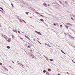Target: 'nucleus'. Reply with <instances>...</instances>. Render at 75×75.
<instances>
[{"label":"nucleus","mask_w":75,"mask_h":75,"mask_svg":"<svg viewBox=\"0 0 75 75\" xmlns=\"http://www.w3.org/2000/svg\"><path fill=\"white\" fill-rule=\"evenodd\" d=\"M11 38H8V39L7 40L8 42H10V41H11Z\"/></svg>","instance_id":"obj_1"},{"label":"nucleus","mask_w":75,"mask_h":75,"mask_svg":"<svg viewBox=\"0 0 75 75\" xmlns=\"http://www.w3.org/2000/svg\"><path fill=\"white\" fill-rule=\"evenodd\" d=\"M35 32H36L37 34H40V35H41V33L39 32H38L37 31H35Z\"/></svg>","instance_id":"obj_2"},{"label":"nucleus","mask_w":75,"mask_h":75,"mask_svg":"<svg viewBox=\"0 0 75 75\" xmlns=\"http://www.w3.org/2000/svg\"><path fill=\"white\" fill-rule=\"evenodd\" d=\"M43 5H44V6H45V7H47V4H46V3H43Z\"/></svg>","instance_id":"obj_3"},{"label":"nucleus","mask_w":75,"mask_h":75,"mask_svg":"<svg viewBox=\"0 0 75 75\" xmlns=\"http://www.w3.org/2000/svg\"><path fill=\"white\" fill-rule=\"evenodd\" d=\"M46 74L47 75H51V74H50V73H48V72L46 71Z\"/></svg>","instance_id":"obj_4"},{"label":"nucleus","mask_w":75,"mask_h":75,"mask_svg":"<svg viewBox=\"0 0 75 75\" xmlns=\"http://www.w3.org/2000/svg\"><path fill=\"white\" fill-rule=\"evenodd\" d=\"M67 25H71V24L69 23H67Z\"/></svg>","instance_id":"obj_5"},{"label":"nucleus","mask_w":75,"mask_h":75,"mask_svg":"<svg viewBox=\"0 0 75 75\" xmlns=\"http://www.w3.org/2000/svg\"><path fill=\"white\" fill-rule=\"evenodd\" d=\"M12 37L14 39L16 38V37H15V36L14 35H13L12 36Z\"/></svg>","instance_id":"obj_6"},{"label":"nucleus","mask_w":75,"mask_h":75,"mask_svg":"<svg viewBox=\"0 0 75 75\" xmlns=\"http://www.w3.org/2000/svg\"><path fill=\"white\" fill-rule=\"evenodd\" d=\"M4 38L6 40H7V37L6 36H5Z\"/></svg>","instance_id":"obj_7"},{"label":"nucleus","mask_w":75,"mask_h":75,"mask_svg":"<svg viewBox=\"0 0 75 75\" xmlns=\"http://www.w3.org/2000/svg\"><path fill=\"white\" fill-rule=\"evenodd\" d=\"M65 26H66V28H67V30H68V27H69V26H68L67 25H65Z\"/></svg>","instance_id":"obj_8"},{"label":"nucleus","mask_w":75,"mask_h":75,"mask_svg":"<svg viewBox=\"0 0 75 75\" xmlns=\"http://www.w3.org/2000/svg\"><path fill=\"white\" fill-rule=\"evenodd\" d=\"M48 71L49 72H50V71H51V69H48Z\"/></svg>","instance_id":"obj_9"},{"label":"nucleus","mask_w":75,"mask_h":75,"mask_svg":"<svg viewBox=\"0 0 75 75\" xmlns=\"http://www.w3.org/2000/svg\"><path fill=\"white\" fill-rule=\"evenodd\" d=\"M40 20L41 21H44V20L42 19H40Z\"/></svg>","instance_id":"obj_10"},{"label":"nucleus","mask_w":75,"mask_h":75,"mask_svg":"<svg viewBox=\"0 0 75 75\" xmlns=\"http://www.w3.org/2000/svg\"><path fill=\"white\" fill-rule=\"evenodd\" d=\"M71 20H72L74 21H75V20L73 18H71Z\"/></svg>","instance_id":"obj_11"},{"label":"nucleus","mask_w":75,"mask_h":75,"mask_svg":"<svg viewBox=\"0 0 75 75\" xmlns=\"http://www.w3.org/2000/svg\"><path fill=\"white\" fill-rule=\"evenodd\" d=\"M50 61H53V59H50Z\"/></svg>","instance_id":"obj_12"},{"label":"nucleus","mask_w":75,"mask_h":75,"mask_svg":"<svg viewBox=\"0 0 75 75\" xmlns=\"http://www.w3.org/2000/svg\"><path fill=\"white\" fill-rule=\"evenodd\" d=\"M31 57H32V58H34V55H31Z\"/></svg>","instance_id":"obj_13"},{"label":"nucleus","mask_w":75,"mask_h":75,"mask_svg":"<svg viewBox=\"0 0 75 75\" xmlns=\"http://www.w3.org/2000/svg\"><path fill=\"white\" fill-rule=\"evenodd\" d=\"M10 48V47L9 46H7V48H8V49H9Z\"/></svg>","instance_id":"obj_14"},{"label":"nucleus","mask_w":75,"mask_h":75,"mask_svg":"<svg viewBox=\"0 0 75 75\" xmlns=\"http://www.w3.org/2000/svg\"><path fill=\"white\" fill-rule=\"evenodd\" d=\"M46 72V71L45 70H44L43 71L44 73H45V72Z\"/></svg>","instance_id":"obj_15"},{"label":"nucleus","mask_w":75,"mask_h":75,"mask_svg":"<svg viewBox=\"0 0 75 75\" xmlns=\"http://www.w3.org/2000/svg\"><path fill=\"white\" fill-rule=\"evenodd\" d=\"M26 14H27V15H28V12H26L25 13Z\"/></svg>","instance_id":"obj_16"},{"label":"nucleus","mask_w":75,"mask_h":75,"mask_svg":"<svg viewBox=\"0 0 75 75\" xmlns=\"http://www.w3.org/2000/svg\"><path fill=\"white\" fill-rule=\"evenodd\" d=\"M0 8L1 9V10H3V8H2L1 7H0Z\"/></svg>","instance_id":"obj_17"},{"label":"nucleus","mask_w":75,"mask_h":75,"mask_svg":"<svg viewBox=\"0 0 75 75\" xmlns=\"http://www.w3.org/2000/svg\"><path fill=\"white\" fill-rule=\"evenodd\" d=\"M47 47H51V46L50 45H49V44H47Z\"/></svg>","instance_id":"obj_18"},{"label":"nucleus","mask_w":75,"mask_h":75,"mask_svg":"<svg viewBox=\"0 0 75 75\" xmlns=\"http://www.w3.org/2000/svg\"><path fill=\"white\" fill-rule=\"evenodd\" d=\"M25 37H26V38H28V36H27L25 35Z\"/></svg>","instance_id":"obj_19"},{"label":"nucleus","mask_w":75,"mask_h":75,"mask_svg":"<svg viewBox=\"0 0 75 75\" xmlns=\"http://www.w3.org/2000/svg\"><path fill=\"white\" fill-rule=\"evenodd\" d=\"M37 41H38V42H39V43H40V44H41V43H40V41H39L37 40Z\"/></svg>","instance_id":"obj_20"},{"label":"nucleus","mask_w":75,"mask_h":75,"mask_svg":"<svg viewBox=\"0 0 75 75\" xmlns=\"http://www.w3.org/2000/svg\"><path fill=\"white\" fill-rule=\"evenodd\" d=\"M40 16H42V17H44V16H42V15H40Z\"/></svg>","instance_id":"obj_21"},{"label":"nucleus","mask_w":75,"mask_h":75,"mask_svg":"<svg viewBox=\"0 0 75 75\" xmlns=\"http://www.w3.org/2000/svg\"><path fill=\"white\" fill-rule=\"evenodd\" d=\"M30 47H31V46H28V48H30Z\"/></svg>","instance_id":"obj_22"},{"label":"nucleus","mask_w":75,"mask_h":75,"mask_svg":"<svg viewBox=\"0 0 75 75\" xmlns=\"http://www.w3.org/2000/svg\"><path fill=\"white\" fill-rule=\"evenodd\" d=\"M53 25H55V26H56V24H55V23H54V24H53Z\"/></svg>","instance_id":"obj_23"},{"label":"nucleus","mask_w":75,"mask_h":75,"mask_svg":"<svg viewBox=\"0 0 75 75\" xmlns=\"http://www.w3.org/2000/svg\"><path fill=\"white\" fill-rule=\"evenodd\" d=\"M11 5L12 6V7H14V6H13V4H11Z\"/></svg>","instance_id":"obj_24"},{"label":"nucleus","mask_w":75,"mask_h":75,"mask_svg":"<svg viewBox=\"0 0 75 75\" xmlns=\"http://www.w3.org/2000/svg\"><path fill=\"white\" fill-rule=\"evenodd\" d=\"M48 6L49 7H50V4H48Z\"/></svg>","instance_id":"obj_25"},{"label":"nucleus","mask_w":75,"mask_h":75,"mask_svg":"<svg viewBox=\"0 0 75 75\" xmlns=\"http://www.w3.org/2000/svg\"><path fill=\"white\" fill-rule=\"evenodd\" d=\"M18 33H19L20 34V31H18Z\"/></svg>","instance_id":"obj_26"},{"label":"nucleus","mask_w":75,"mask_h":75,"mask_svg":"<svg viewBox=\"0 0 75 75\" xmlns=\"http://www.w3.org/2000/svg\"><path fill=\"white\" fill-rule=\"evenodd\" d=\"M20 39H21V40H23V39L22 38H20Z\"/></svg>","instance_id":"obj_27"},{"label":"nucleus","mask_w":75,"mask_h":75,"mask_svg":"<svg viewBox=\"0 0 75 75\" xmlns=\"http://www.w3.org/2000/svg\"><path fill=\"white\" fill-rule=\"evenodd\" d=\"M61 51H62V53H64V52H63V51H62V50H61Z\"/></svg>","instance_id":"obj_28"},{"label":"nucleus","mask_w":75,"mask_h":75,"mask_svg":"<svg viewBox=\"0 0 75 75\" xmlns=\"http://www.w3.org/2000/svg\"><path fill=\"white\" fill-rule=\"evenodd\" d=\"M23 21H24V23H26V22H25V21H24V20H23Z\"/></svg>","instance_id":"obj_29"},{"label":"nucleus","mask_w":75,"mask_h":75,"mask_svg":"<svg viewBox=\"0 0 75 75\" xmlns=\"http://www.w3.org/2000/svg\"><path fill=\"white\" fill-rule=\"evenodd\" d=\"M71 38H73L74 39V37H72Z\"/></svg>","instance_id":"obj_30"},{"label":"nucleus","mask_w":75,"mask_h":75,"mask_svg":"<svg viewBox=\"0 0 75 75\" xmlns=\"http://www.w3.org/2000/svg\"><path fill=\"white\" fill-rule=\"evenodd\" d=\"M62 25H60V27H62Z\"/></svg>","instance_id":"obj_31"},{"label":"nucleus","mask_w":75,"mask_h":75,"mask_svg":"<svg viewBox=\"0 0 75 75\" xmlns=\"http://www.w3.org/2000/svg\"><path fill=\"white\" fill-rule=\"evenodd\" d=\"M72 62H74V60H72Z\"/></svg>","instance_id":"obj_32"},{"label":"nucleus","mask_w":75,"mask_h":75,"mask_svg":"<svg viewBox=\"0 0 75 75\" xmlns=\"http://www.w3.org/2000/svg\"><path fill=\"white\" fill-rule=\"evenodd\" d=\"M37 14H39V13H38L37 12Z\"/></svg>","instance_id":"obj_33"},{"label":"nucleus","mask_w":75,"mask_h":75,"mask_svg":"<svg viewBox=\"0 0 75 75\" xmlns=\"http://www.w3.org/2000/svg\"><path fill=\"white\" fill-rule=\"evenodd\" d=\"M0 65H2V63H0Z\"/></svg>","instance_id":"obj_34"},{"label":"nucleus","mask_w":75,"mask_h":75,"mask_svg":"<svg viewBox=\"0 0 75 75\" xmlns=\"http://www.w3.org/2000/svg\"><path fill=\"white\" fill-rule=\"evenodd\" d=\"M45 45H47V43H45Z\"/></svg>","instance_id":"obj_35"},{"label":"nucleus","mask_w":75,"mask_h":75,"mask_svg":"<svg viewBox=\"0 0 75 75\" xmlns=\"http://www.w3.org/2000/svg\"><path fill=\"white\" fill-rule=\"evenodd\" d=\"M73 63H74V64H75V62H73Z\"/></svg>","instance_id":"obj_36"},{"label":"nucleus","mask_w":75,"mask_h":75,"mask_svg":"<svg viewBox=\"0 0 75 75\" xmlns=\"http://www.w3.org/2000/svg\"><path fill=\"white\" fill-rule=\"evenodd\" d=\"M33 40H34V41H35V39H33Z\"/></svg>","instance_id":"obj_37"},{"label":"nucleus","mask_w":75,"mask_h":75,"mask_svg":"<svg viewBox=\"0 0 75 75\" xmlns=\"http://www.w3.org/2000/svg\"><path fill=\"white\" fill-rule=\"evenodd\" d=\"M58 75H61L60 74H58Z\"/></svg>","instance_id":"obj_38"},{"label":"nucleus","mask_w":75,"mask_h":75,"mask_svg":"<svg viewBox=\"0 0 75 75\" xmlns=\"http://www.w3.org/2000/svg\"><path fill=\"white\" fill-rule=\"evenodd\" d=\"M0 11H2L0 10Z\"/></svg>","instance_id":"obj_39"},{"label":"nucleus","mask_w":75,"mask_h":75,"mask_svg":"<svg viewBox=\"0 0 75 75\" xmlns=\"http://www.w3.org/2000/svg\"><path fill=\"white\" fill-rule=\"evenodd\" d=\"M67 74H68V72H67V73H66Z\"/></svg>","instance_id":"obj_40"},{"label":"nucleus","mask_w":75,"mask_h":75,"mask_svg":"<svg viewBox=\"0 0 75 75\" xmlns=\"http://www.w3.org/2000/svg\"><path fill=\"white\" fill-rule=\"evenodd\" d=\"M13 31H14V32L15 31H14V30H13Z\"/></svg>","instance_id":"obj_41"},{"label":"nucleus","mask_w":75,"mask_h":75,"mask_svg":"<svg viewBox=\"0 0 75 75\" xmlns=\"http://www.w3.org/2000/svg\"><path fill=\"white\" fill-rule=\"evenodd\" d=\"M38 40H39V39L38 38H37Z\"/></svg>","instance_id":"obj_42"},{"label":"nucleus","mask_w":75,"mask_h":75,"mask_svg":"<svg viewBox=\"0 0 75 75\" xmlns=\"http://www.w3.org/2000/svg\"><path fill=\"white\" fill-rule=\"evenodd\" d=\"M13 62V63H14V62Z\"/></svg>","instance_id":"obj_43"},{"label":"nucleus","mask_w":75,"mask_h":75,"mask_svg":"<svg viewBox=\"0 0 75 75\" xmlns=\"http://www.w3.org/2000/svg\"><path fill=\"white\" fill-rule=\"evenodd\" d=\"M0 16H1V15L0 14Z\"/></svg>","instance_id":"obj_44"},{"label":"nucleus","mask_w":75,"mask_h":75,"mask_svg":"<svg viewBox=\"0 0 75 75\" xmlns=\"http://www.w3.org/2000/svg\"><path fill=\"white\" fill-rule=\"evenodd\" d=\"M30 51H32V50H30Z\"/></svg>","instance_id":"obj_45"},{"label":"nucleus","mask_w":75,"mask_h":75,"mask_svg":"<svg viewBox=\"0 0 75 75\" xmlns=\"http://www.w3.org/2000/svg\"><path fill=\"white\" fill-rule=\"evenodd\" d=\"M73 17H75V16H73Z\"/></svg>","instance_id":"obj_46"}]
</instances>
